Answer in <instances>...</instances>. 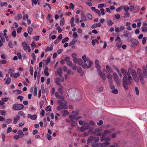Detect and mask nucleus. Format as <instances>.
I'll use <instances>...</instances> for the list:
<instances>
[{
  "instance_id": "obj_64",
  "label": "nucleus",
  "mask_w": 147,
  "mask_h": 147,
  "mask_svg": "<svg viewBox=\"0 0 147 147\" xmlns=\"http://www.w3.org/2000/svg\"><path fill=\"white\" fill-rule=\"evenodd\" d=\"M87 16L88 18L90 19H92V15L90 14V13H88L87 15Z\"/></svg>"
},
{
  "instance_id": "obj_35",
  "label": "nucleus",
  "mask_w": 147,
  "mask_h": 147,
  "mask_svg": "<svg viewBox=\"0 0 147 147\" xmlns=\"http://www.w3.org/2000/svg\"><path fill=\"white\" fill-rule=\"evenodd\" d=\"M120 133V131H117L116 133H113L111 135V137L113 138H115L117 137V134H119Z\"/></svg>"
},
{
  "instance_id": "obj_40",
  "label": "nucleus",
  "mask_w": 147,
  "mask_h": 147,
  "mask_svg": "<svg viewBox=\"0 0 147 147\" xmlns=\"http://www.w3.org/2000/svg\"><path fill=\"white\" fill-rule=\"evenodd\" d=\"M69 39V38L67 37H66L65 38H64L62 40V43H64L65 42L67 41Z\"/></svg>"
},
{
  "instance_id": "obj_17",
  "label": "nucleus",
  "mask_w": 147,
  "mask_h": 147,
  "mask_svg": "<svg viewBox=\"0 0 147 147\" xmlns=\"http://www.w3.org/2000/svg\"><path fill=\"white\" fill-rule=\"evenodd\" d=\"M122 44V41H118L116 43V46L118 48H120L121 47Z\"/></svg>"
},
{
  "instance_id": "obj_7",
  "label": "nucleus",
  "mask_w": 147,
  "mask_h": 147,
  "mask_svg": "<svg viewBox=\"0 0 147 147\" xmlns=\"http://www.w3.org/2000/svg\"><path fill=\"white\" fill-rule=\"evenodd\" d=\"M94 138L92 136H91L90 138H88L87 140V144L89 145L90 143H91L92 142L94 141Z\"/></svg>"
},
{
  "instance_id": "obj_10",
  "label": "nucleus",
  "mask_w": 147,
  "mask_h": 147,
  "mask_svg": "<svg viewBox=\"0 0 147 147\" xmlns=\"http://www.w3.org/2000/svg\"><path fill=\"white\" fill-rule=\"evenodd\" d=\"M142 70L143 73L144 75V77L146 78H147V71L145 66H143L142 67Z\"/></svg>"
},
{
  "instance_id": "obj_30",
  "label": "nucleus",
  "mask_w": 147,
  "mask_h": 147,
  "mask_svg": "<svg viewBox=\"0 0 147 147\" xmlns=\"http://www.w3.org/2000/svg\"><path fill=\"white\" fill-rule=\"evenodd\" d=\"M33 30L32 28L31 27H29L28 29V34L31 35L32 34V32Z\"/></svg>"
},
{
  "instance_id": "obj_27",
  "label": "nucleus",
  "mask_w": 147,
  "mask_h": 147,
  "mask_svg": "<svg viewBox=\"0 0 147 147\" xmlns=\"http://www.w3.org/2000/svg\"><path fill=\"white\" fill-rule=\"evenodd\" d=\"M131 84H128L126 83H124V82H123V87H124L125 90L126 91L127 90L128 88V86H127V85H130Z\"/></svg>"
},
{
  "instance_id": "obj_51",
  "label": "nucleus",
  "mask_w": 147,
  "mask_h": 147,
  "mask_svg": "<svg viewBox=\"0 0 147 147\" xmlns=\"http://www.w3.org/2000/svg\"><path fill=\"white\" fill-rule=\"evenodd\" d=\"M45 110L46 111H51V106H48L46 108Z\"/></svg>"
},
{
  "instance_id": "obj_19",
  "label": "nucleus",
  "mask_w": 147,
  "mask_h": 147,
  "mask_svg": "<svg viewBox=\"0 0 147 147\" xmlns=\"http://www.w3.org/2000/svg\"><path fill=\"white\" fill-rule=\"evenodd\" d=\"M74 17H72L70 21V23L71 24V27L72 28L74 27L75 26V24L74 23Z\"/></svg>"
},
{
  "instance_id": "obj_16",
  "label": "nucleus",
  "mask_w": 147,
  "mask_h": 147,
  "mask_svg": "<svg viewBox=\"0 0 147 147\" xmlns=\"http://www.w3.org/2000/svg\"><path fill=\"white\" fill-rule=\"evenodd\" d=\"M67 108V107H66L65 106H62L61 105H59L57 107V109L59 111H61L63 109H66Z\"/></svg>"
},
{
  "instance_id": "obj_15",
  "label": "nucleus",
  "mask_w": 147,
  "mask_h": 147,
  "mask_svg": "<svg viewBox=\"0 0 147 147\" xmlns=\"http://www.w3.org/2000/svg\"><path fill=\"white\" fill-rule=\"evenodd\" d=\"M137 72L139 77L143 76L142 70L141 69L139 68H138L137 69Z\"/></svg>"
},
{
  "instance_id": "obj_44",
  "label": "nucleus",
  "mask_w": 147,
  "mask_h": 147,
  "mask_svg": "<svg viewBox=\"0 0 147 147\" xmlns=\"http://www.w3.org/2000/svg\"><path fill=\"white\" fill-rule=\"evenodd\" d=\"M8 45L11 48H13V47L12 41L11 40L9 41L8 42Z\"/></svg>"
},
{
  "instance_id": "obj_26",
  "label": "nucleus",
  "mask_w": 147,
  "mask_h": 147,
  "mask_svg": "<svg viewBox=\"0 0 147 147\" xmlns=\"http://www.w3.org/2000/svg\"><path fill=\"white\" fill-rule=\"evenodd\" d=\"M14 71L12 69H10L9 70L8 73L10 74V77H13L14 73Z\"/></svg>"
},
{
  "instance_id": "obj_5",
  "label": "nucleus",
  "mask_w": 147,
  "mask_h": 147,
  "mask_svg": "<svg viewBox=\"0 0 147 147\" xmlns=\"http://www.w3.org/2000/svg\"><path fill=\"white\" fill-rule=\"evenodd\" d=\"M124 32L125 33V34H123L122 35L123 37L124 38H129L131 37V33L127 31H124Z\"/></svg>"
},
{
  "instance_id": "obj_13",
  "label": "nucleus",
  "mask_w": 147,
  "mask_h": 147,
  "mask_svg": "<svg viewBox=\"0 0 147 147\" xmlns=\"http://www.w3.org/2000/svg\"><path fill=\"white\" fill-rule=\"evenodd\" d=\"M22 44L24 50L25 51L27 49V47L28 46L27 45L26 42L25 41L23 42H22Z\"/></svg>"
},
{
  "instance_id": "obj_54",
  "label": "nucleus",
  "mask_w": 147,
  "mask_h": 147,
  "mask_svg": "<svg viewBox=\"0 0 147 147\" xmlns=\"http://www.w3.org/2000/svg\"><path fill=\"white\" fill-rule=\"evenodd\" d=\"M12 121V119H7L6 121V123H7V124H9Z\"/></svg>"
},
{
  "instance_id": "obj_33",
  "label": "nucleus",
  "mask_w": 147,
  "mask_h": 147,
  "mask_svg": "<svg viewBox=\"0 0 147 147\" xmlns=\"http://www.w3.org/2000/svg\"><path fill=\"white\" fill-rule=\"evenodd\" d=\"M65 23V20L63 18H62L60 22V25L61 26H63L64 24Z\"/></svg>"
},
{
  "instance_id": "obj_55",
  "label": "nucleus",
  "mask_w": 147,
  "mask_h": 147,
  "mask_svg": "<svg viewBox=\"0 0 147 147\" xmlns=\"http://www.w3.org/2000/svg\"><path fill=\"white\" fill-rule=\"evenodd\" d=\"M6 112L5 111L2 110H0V113L2 115H5V114Z\"/></svg>"
},
{
  "instance_id": "obj_25",
  "label": "nucleus",
  "mask_w": 147,
  "mask_h": 147,
  "mask_svg": "<svg viewBox=\"0 0 147 147\" xmlns=\"http://www.w3.org/2000/svg\"><path fill=\"white\" fill-rule=\"evenodd\" d=\"M22 17V15L21 14H18L16 16L15 19L16 20H19Z\"/></svg>"
},
{
  "instance_id": "obj_9",
  "label": "nucleus",
  "mask_w": 147,
  "mask_h": 147,
  "mask_svg": "<svg viewBox=\"0 0 147 147\" xmlns=\"http://www.w3.org/2000/svg\"><path fill=\"white\" fill-rule=\"evenodd\" d=\"M37 115H32L31 114H28L27 117L28 118H30L31 119L35 120L37 118Z\"/></svg>"
},
{
  "instance_id": "obj_60",
  "label": "nucleus",
  "mask_w": 147,
  "mask_h": 147,
  "mask_svg": "<svg viewBox=\"0 0 147 147\" xmlns=\"http://www.w3.org/2000/svg\"><path fill=\"white\" fill-rule=\"evenodd\" d=\"M67 65L71 67L72 66L73 63L71 61H69L67 62Z\"/></svg>"
},
{
  "instance_id": "obj_47",
  "label": "nucleus",
  "mask_w": 147,
  "mask_h": 147,
  "mask_svg": "<svg viewBox=\"0 0 147 147\" xmlns=\"http://www.w3.org/2000/svg\"><path fill=\"white\" fill-rule=\"evenodd\" d=\"M124 11L126 12H127L129 9L128 6L127 5L124 6L123 7Z\"/></svg>"
},
{
  "instance_id": "obj_57",
  "label": "nucleus",
  "mask_w": 147,
  "mask_h": 147,
  "mask_svg": "<svg viewBox=\"0 0 147 147\" xmlns=\"http://www.w3.org/2000/svg\"><path fill=\"white\" fill-rule=\"evenodd\" d=\"M104 6V4L103 3H101L98 5V7L99 8H103Z\"/></svg>"
},
{
  "instance_id": "obj_56",
  "label": "nucleus",
  "mask_w": 147,
  "mask_h": 147,
  "mask_svg": "<svg viewBox=\"0 0 147 147\" xmlns=\"http://www.w3.org/2000/svg\"><path fill=\"white\" fill-rule=\"evenodd\" d=\"M16 31H13L11 35L13 37H16Z\"/></svg>"
},
{
  "instance_id": "obj_3",
  "label": "nucleus",
  "mask_w": 147,
  "mask_h": 147,
  "mask_svg": "<svg viewBox=\"0 0 147 147\" xmlns=\"http://www.w3.org/2000/svg\"><path fill=\"white\" fill-rule=\"evenodd\" d=\"M130 41L132 43V44L130 45L131 47H134L135 46H137L139 44L138 41L135 39H132Z\"/></svg>"
},
{
  "instance_id": "obj_42",
  "label": "nucleus",
  "mask_w": 147,
  "mask_h": 147,
  "mask_svg": "<svg viewBox=\"0 0 147 147\" xmlns=\"http://www.w3.org/2000/svg\"><path fill=\"white\" fill-rule=\"evenodd\" d=\"M41 90L42 91V93H44L45 92H46V90L45 88L44 85L43 84H42L41 86Z\"/></svg>"
},
{
  "instance_id": "obj_39",
  "label": "nucleus",
  "mask_w": 147,
  "mask_h": 147,
  "mask_svg": "<svg viewBox=\"0 0 147 147\" xmlns=\"http://www.w3.org/2000/svg\"><path fill=\"white\" fill-rule=\"evenodd\" d=\"M81 18L83 19V20L85 21L86 20V16L84 15V13L82 12L81 14Z\"/></svg>"
},
{
  "instance_id": "obj_32",
  "label": "nucleus",
  "mask_w": 147,
  "mask_h": 147,
  "mask_svg": "<svg viewBox=\"0 0 147 147\" xmlns=\"http://www.w3.org/2000/svg\"><path fill=\"white\" fill-rule=\"evenodd\" d=\"M143 76H141V77H139L141 83L142 84H144L145 83V82L144 80L143 77Z\"/></svg>"
},
{
  "instance_id": "obj_21",
  "label": "nucleus",
  "mask_w": 147,
  "mask_h": 147,
  "mask_svg": "<svg viewBox=\"0 0 147 147\" xmlns=\"http://www.w3.org/2000/svg\"><path fill=\"white\" fill-rule=\"evenodd\" d=\"M131 75L133 78H135L137 77L136 72L135 70H134L132 71Z\"/></svg>"
},
{
  "instance_id": "obj_61",
  "label": "nucleus",
  "mask_w": 147,
  "mask_h": 147,
  "mask_svg": "<svg viewBox=\"0 0 147 147\" xmlns=\"http://www.w3.org/2000/svg\"><path fill=\"white\" fill-rule=\"evenodd\" d=\"M23 98L24 97L22 96H19L17 97V99H20L21 102L22 101V100L23 99Z\"/></svg>"
},
{
  "instance_id": "obj_12",
  "label": "nucleus",
  "mask_w": 147,
  "mask_h": 147,
  "mask_svg": "<svg viewBox=\"0 0 147 147\" xmlns=\"http://www.w3.org/2000/svg\"><path fill=\"white\" fill-rule=\"evenodd\" d=\"M107 25L109 26H111L114 24V22L111 20L110 18H107Z\"/></svg>"
},
{
  "instance_id": "obj_2",
  "label": "nucleus",
  "mask_w": 147,
  "mask_h": 147,
  "mask_svg": "<svg viewBox=\"0 0 147 147\" xmlns=\"http://www.w3.org/2000/svg\"><path fill=\"white\" fill-rule=\"evenodd\" d=\"M24 107V106L22 104H16L13 105V109L15 110H20L23 109Z\"/></svg>"
},
{
  "instance_id": "obj_45",
  "label": "nucleus",
  "mask_w": 147,
  "mask_h": 147,
  "mask_svg": "<svg viewBox=\"0 0 147 147\" xmlns=\"http://www.w3.org/2000/svg\"><path fill=\"white\" fill-rule=\"evenodd\" d=\"M111 92L114 94H117L118 93V90L117 89L115 88L111 91Z\"/></svg>"
},
{
  "instance_id": "obj_11",
  "label": "nucleus",
  "mask_w": 147,
  "mask_h": 147,
  "mask_svg": "<svg viewBox=\"0 0 147 147\" xmlns=\"http://www.w3.org/2000/svg\"><path fill=\"white\" fill-rule=\"evenodd\" d=\"M58 103L60 105L62 106H65L66 107H67L66 102L64 101V100L63 101H62V100H59L58 101Z\"/></svg>"
},
{
  "instance_id": "obj_49",
  "label": "nucleus",
  "mask_w": 147,
  "mask_h": 147,
  "mask_svg": "<svg viewBox=\"0 0 147 147\" xmlns=\"http://www.w3.org/2000/svg\"><path fill=\"white\" fill-rule=\"evenodd\" d=\"M1 135L2 137L3 140V142H4L5 140V134L2 132L1 134Z\"/></svg>"
},
{
  "instance_id": "obj_34",
  "label": "nucleus",
  "mask_w": 147,
  "mask_h": 147,
  "mask_svg": "<svg viewBox=\"0 0 147 147\" xmlns=\"http://www.w3.org/2000/svg\"><path fill=\"white\" fill-rule=\"evenodd\" d=\"M113 78L115 81H117V80H118V75L116 73H113Z\"/></svg>"
},
{
  "instance_id": "obj_14",
  "label": "nucleus",
  "mask_w": 147,
  "mask_h": 147,
  "mask_svg": "<svg viewBox=\"0 0 147 147\" xmlns=\"http://www.w3.org/2000/svg\"><path fill=\"white\" fill-rule=\"evenodd\" d=\"M18 134L20 138H22L24 136V134L21 130H20L18 132Z\"/></svg>"
},
{
  "instance_id": "obj_37",
  "label": "nucleus",
  "mask_w": 147,
  "mask_h": 147,
  "mask_svg": "<svg viewBox=\"0 0 147 147\" xmlns=\"http://www.w3.org/2000/svg\"><path fill=\"white\" fill-rule=\"evenodd\" d=\"M77 63L79 65H81L83 64V61L81 59H78Z\"/></svg>"
},
{
  "instance_id": "obj_6",
  "label": "nucleus",
  "mask_w": 147,
  "mask_h": 147,
  "mask_svg": "<svg viewBox=\"0 0 147 147\" xmlns=\"http://www.w3.org/2000/svg\"><path fill=\"white\" fill-rule=\"evenodd\" d=\"M55 96L57 98L60 99L62 101H64V97L62 95H60L58 92H56L55 94Z\"/></svg>"
},
{
  "instance_id": "obj_52",
  "label": "nucleus",
  "mask_w": 147,
  "mask_h": 147,
  "mask_svg": "<svg viewBox=\"0 0 147 147\" xmlns=\"http://www.w3.org/2000/svg\"><path fill=\"white\" fill-rule=\"evenodd\" d=\"M80 130L82 132H83L85 131L86 130V128L85 127V126H82L81 127H80Z\"/></svg>"
},
{
  "instance_id": "obj_46",
  "label": "nucleus",
  "mask_w": 147,
  "mask_h": 147,
  "mask_svg": "<svg viewBox=\"0 0 147 147\" xmlns=\"http://www.w3.org/2000/svg\"><path fill=\"white\" fill-rule=\"evenodd\" d=\"M30 72L31 75H33V67L32 66H31L30 67Z\"/></svg>"
},
{
  "instance_id": "obj_22",
  "label": "nucleus",
  "mask_w": 147,
  "mask_h": 147,
  "mask_svg": "<svg viewBox=\"0 0 147 147\" xmlns=\"http://www.w3.org/2000/svg\"><path fill=\"white\" fill-rule=\"evenodd\" d=\"M60 79L59 78H56L55 80V82L56 84L58 85H60Z\"/></svg>"
},
{
  "instance_id": "obj_18",
  "label": "nucleus",
  "mask_w": 147,
  "mask_h": 147,
  "mask_svg": "<svg viewBox=\"0 0 147 147\" xmlns=\"http://www.w3.org/2000/svg\"><path fill=\"white\" fill-rule=\"evenodd\" d=\"M20 117L19 115H17L16 116V117H14L13 118V124H16V122L20 119Z\"/></svg>"
},
{
  "instance_id": "obj_4",
  "label": "nucleus",
  "mask_w": 147,
  "mask_h": 147,
  "mask_svg": "<svg viewBox=\"0 0 147 147\" xmlns=\"http://www.w3.org/2000/svg\"><path fill=\"white\" fill-rule=\"evenodd\" d=\"M147 22L146 21L144 22L143 24V26L142 27V30L143 32H146L147 31Z\"/></svg>"
},
{
  "instance_id": "obj_38",
  "label": "nucleus",
  "mask_w": 147,
  "mask_h": 147,
  "mask_svg": "<svg viewBox=\"0 0 147 147\" xmlns=\"http://www.w3.org/2000/svg\"><path fill=\"white\" fill-rule=\"evenodd\" d=\"M57 73L60 77H61L62 75V71L61 69L60 68L57 71Z\"/></svg>"
},
{
  "instance_id": "obj_31",
  "label": "nucleus",
  "mask_w": 147,
  "mask_h": 147,
  "mask_svg": "<svg viewBox=\"0 0 147 147\" xmlns=\"http://www.w3.org/2000/svg\"><path fill=\"white\" fill-rule=\"evenodd\" d=\"M62 113L63 116L67 115L69 114V112L65 110L63 111H62Z\"/></svg>"
},
{
  "instance_id": "obj_20",
  "label": "nucleus",
  "mask_w": 147,
  "mask_h": 147,
  "mask_svg": "<svg viewBox=\"0 0 147 147\" xmlns=\"http://www.w3.org/2000/svg\"><path fill=\"white\" fill-rule=\"evenodd\" d=\"M53 48V45H51L50 47L48 46L47 47L46 49L45 50V51L46 52H48L49 51H51L52 50Z\"/></svg>"
},
{
  "instance_id": "obj_63",
  "label": "nucleus",
  "mask_w": 147,
  "mask_h": 147,
  "mask_svg": "<svg viewBox=\"0 0 147 147\" xmlns=\"http://www.w3.org/2000/svg\"><path fill=\"white\" fill-rule=\"evenodd\" d=\"M124 16L126 18H128L129 16V13L126 12L124 14Z\"/></svg>"
},
{
  "instance_id": "obj_23",
  "label": "nucleus",
  "mask_w": 147,
  "mask_h": 147,
  "mask_svg": "<svg viewBox=\"0 0 147 147\" xmlns=\"http://www.w3.org/2000/svg\"><path fill=\"white\" fill-rule=\"evenodd\" d=\"M77 42V40L76 39H74L72 41L70 42L69 44V45L70 46H71L73 45H74L75 43H76Z\"/></svg>"
},
{
  "instance_id": "obj_8",
  "label": "nucleus",
  "mask_w": 147,
  "mask_h": 147,
  "mask_svg": "<svg viewBox=\"0 0 147 147\" xmlns=\"http://www.w3.org/2000/svg\"><path fill=\"white\" fill-rule=\"evenodd\" d=\"M101 26V24L100 22L97 23H95L94 24L91 26V28L92 29H94L96 28L100 27Z\"/></svg>"
},
{
  "instance_id": "obj_62",
  "label": "nucleus",
  "mask_w": 147,
  "mask_h": 147,
  "mask_svg": "<svg viewBox=\"0 0 147 147\" xmlns=\"http://www.w3.org/2000/svg\"><path fill=\"white\" fill-rule=\"evenodd\" d=\"M98 42V40H93L92 41V45L94 46L96 44V42Z\"/></svg>"
},
{
  "instance_id": "obj_28",
  "label": "nucleus",
  "mask_w": 147,
  "mask_h": 147,
  "mask_svg": "<svg viewBox=\"0 0 147 147\" xmlns=\"http://www.w3.org/2000/svg\"><path fill=\"white\" fill-rule=\"evenodd\" d=\"M18 114L19 115L23 116V118H25L26 117L25 116V114L22 111H20L18 112Z\"/></svg>"
},
{
  "instance_id": "obj_24",
  "label": "nucleus",
  "mask_w": 147,
  "mask_h": 147,
  "mask_svg": "<svg viewBox=\"0 0 147 147\" xmlns=\"http://www.w3.org/2000/svg\"><path fill=\"white\" fill-rule=\"evenodd\" d=\"M110 144V143L109 142H105L104 143H102L103 147H106L107 146H108Z\"/></svg>"
},
{
  "instance_id": "obj_53",
  "label": "nucleus",
  "mask_w": 147,
  "mask_h": 147,
  "mask_svg": "<svg viewBox=\"0 0 147 147\" xmlns=\"http://www.w3.org/2000/svg\"><path fill=\"white\" fill-rule=\"evenodd\" d=\"M9 97L3 98L2 99V100L3 102H6L7 100H9Z\"/></svg>"
},
{
  "instance_id": "obj_50",
  "label": "nucleus",
  "mask_w": 147,
  "mask_h": 147,
  "mask_svg": "<svg viewBox=\"0 0 147 147\" xmlns=\"http://www.w3.org/2000/svg\"><path fill=\"white\" fill-rule=\"evenodd\" d=\"M135 90L136 94L137 95H138L139 94V90L137 87H135Z\"/></svg>"
},
{
  "instance_id": "obj_41",
  "label": "nucleus",
  "mask_w": 147,
  "mask_h": 147,
  "mask_svg": "<svg viewBox=\"0 0 147 147\" xmlns=\"http://www.w3.org/2000/svg\"><path fill=\"white\" fill-rule=\"evenodd\" d=\"M146 40L147 38L146 37H144L143 38L142 40V43L144 45L146 43Z\"/></svg>"
},
{
  "instance_id": "obj_59",
  "label": "nucleus",
  "mask_w": 147,
  "mask_h": 147,
  "mask_svg": "<svg viewBox=\"0 0 147 147\" xmlns=\"http://www.w3.org/2000/svg\"><path fill=\"white\" fill-rule=\"evenodd\" d=\"M44 104V101L42 100L39 103L40 105V109H41L43 106V105Z\"/></svg>"
},
{
  "instance_id": "obj_48",
  "label": "nucleus",
  "mask_w": 147,
  "mask_h": 147,
  "mask_svg": "<svg viewBox=\"0 0 147 147\" xmlns=\"http://www.w3.org/2000/svg\"><path fill=\"white\" fill-rule=\"evenodd\" d=\"M110 131L108 130H105L103 131V135H105V136H106L107 134L109 133L110 132Z\"/></svg>"
},
{
  "instance_id": "obj_43",
  "label": "nucleus",
  "mask_w": 147,
  "mask_h": 147,
  "mask_svg": "<svg viewBox=\"0 0 147 147\" xmlns=\"http://www.w3.org/2000/svg\"><path fill=\"white\" fill-rule=\"evenodd\" d=\"M34 96L37 95V88L36 87H34Z\"/></svg>"
},
{
  "instance_id": "obj_29",
  "label": "nucleus",
  "mask_w": 147,
  "mask_h": 147,
  "mask_svg": "<svg viewBox=\"0 0 147 147\" xmlns=\"http://www.w3.org/2000/svg\"><path fill=\"white\" fill-rule=\"evenodd\" d=\"M48 70V68L47 67H45V70H44V73L45 75L47 76H49V74L47 70Z\"/></svg>"
},
{
  "instance_id": "obj_1",
  "label": "nucleus",
  "mask_w": 147,
  "mask_h": 147,
  "mask_svg": "<svg viewBox=\"0 0 147 147\" xmlns=\"http://www.w3.org/2000/svg\"><path fill=\"white\" fill-rule=\"evenodd\" d=\"M120 71L123 76V82L128 84H131V81L132 80V77L130 74L128 73L127 70L123 68H121Z\"/></svg>"
},
{
  "instance_id": "obj_36",
  "label": "nucleus",
  "mask_w": 147,
  "mask_h": 147,
  "mask_svg": "<svg viewBox=\"0 0 147 147\" xmlns=\"http://www.w3.org/2000/svg\"><path fill=\"white\" fill-rule=\"evenodd\" d=\"M11 81V78H7L5 81V83L7 84H9L10 83Z\"/></svg>"
},
{
  "instance_id": "obj_58",
  "label": "nucleus",
  "mask_w": 147,
  "mask_h": 147,
  "mask_svg": "<svg viewBox=\"0 0 147 147\" xmlns=\"http://www.w3.org/2000/svg\"><path fill=\"white\" fill-rule=\"evenodd\" d=\"M111 140V139L109 137H105L104 141H106V142H109Z\"/></svg>"
}]
</instances>
